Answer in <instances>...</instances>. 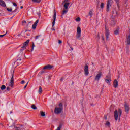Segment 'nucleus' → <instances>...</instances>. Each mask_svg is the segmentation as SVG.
I'll return each instance as SVG.
<instances>
[{
    "mask_svg": "<svg viewBox=\"0 0 130 130\" xmlns=\"http://www.w3.org/2000/svg\"><path fill=\"white\" fill-rule=\"evenodd\" d=\"M36 26H37V25L35 24H34L32 25V28L33 30H35V29H36Z\"/></svg>",
    "mask_w": 130,
    "mask_h": 130,
    "instance_id": "bb28decb",
    "label": "nucleus"
},
{
    "mask_svg": "<svg viewBox=\"0 0 130 130\" xmlns=\"http://www.w3.org/2000/svg\"><path fill=\"white\" fill-rule=\"evenodd\" d=\"M105 29L106 38V40H107L109 36V30L107 29V27H106V26H105Z\"/></svg>",
    "mask_w": 130,
    "mask_h": 130,
    "instance_id": "9d476101",
    "label": "nucleus"
},
{
    "mask_svg": "<svg viewBox=\"0 0 130 130\" xmlns=\"http://www.w3.org/2000/svg\"><path fill=\"white\" fill-rule=\"evenodd\" d=\"M122 114V111H121V109H118V116H119V120L120 119V117L121 116V114Z\"/></svg>",
    "mask_w": 130,
    "mask_h": 130,
    "instance_id": "a211bd4d",
    "label": "nucleus"
},
{
    "mask_svg": "<svg viewBox=\"0 0 130 130\" xmlns=\"http://www.w3.org/2000/svg\"><path fill=\"white\" fill-rule=\"evenodd\" d=\"M7 91H10V90H11V88H10V87H7Z\"/></svg>",
    "mask_w": 130,
    "mask_h": 130,
    "instance_id": "37998d69",
    "label": "nucleus"
},
{
    "mask_svg": "<svg viewBox=\"0 0 130 130\" xmlns=\"http://www.w3.org/2000/svg\"><path fill=\"white\" fill-rule=\"evenodd\" d=\"M105 119V120H107V116H104Z\"/></svg>",
    "mask_w": 130,
    "mask_h": 130,
    "instance_id": "49530a36",
    "label": "nucleus"
},
{
    "mask_svg": "<svg viewBox=\"0 0 130 130\" xmlns=\"http://www.w3.org/2000/svg\"><path fill=\"white\" fill-rule=\"evenodd\" d=\"M26 24H27V22L26 21H25V20L22 21V25L23 26H25V25H26Z\"/></svg>",
    "mask_w": 130,
    "mask_h": 130,
    "instance_id": "c85d7f7f",
    "label": "nucleus"
},
{
    "mask_svg": "<svg viewBox=\"0 0 130 130\" xmlns=\"http://www.w3.org/2000/svg\"><path fill=\"white\" fill-rule=\"evenodd\" d=\"M40 114H41V116L44 117L45 116V113L42 111H40Z\"/></svg>",
    "mask_w": 130,
    "mask_h": 130,
    "instance_id": "412c9836",
    "label": "nucleus"
},
{
    "mask_svg": "<svg viewBox=\"0 0 130 130\" xmlns=\"http://www.w3.org/2000/svg\"><path fill=\"white\" fill-rule=\"evenodd\" d=\"M66 3H70V2H69V0H64L62 2V4H66Z\"/></svg>",
    "mask_w": 130,
    "mask_h": 130,
    "instance_id": "473e14b6",
    "label": "nucleus"
},
{
    "mask_svg": "<svg viewBox=\"0 0 130 130\" xmlns=\"http://www.w3.org/2000/svg\"><path fill=\"white\" fill-rule=\"evenodd\" d=\"M111 26H114V25H115V21H114V20H112L111 22Z\"/></svg>",
    "mask_w": 130,
    "mask_h": 130,
    "instance_id": "393cba45",
    "label": "nucleus"
},
{
    "mask_svg": "<svg viewBox=\"0 0 130 130\" xmlns=\"http://www.w3.org/2000/svg\"><path fill=\"white\" fill-rule=\"evenodd\" d=\"M112 3H113V1L112 0H107V12H109V8L110 7H111V5H112Z\"/></svg>",
    "mask_w": 130,
    "mask_h": 130,
    "instance_id": "20e7f679",
    "label": "nucleus"
},
{
    "mask_svg": "<svg viewBox=\"0 0 130 130\" xmlns=\"http://www.w3.org/2000/svg\"><path fill=\"white\" fill-rule=\"evenodd\" d=\"M0 6L2 7H6V3L3 0H0Z\"/></svg>",
    "mask_w": 130,
    "mask_h": 130,
    "instance_id": "f3484780",
    "label": "nucleus"
},
{
    "mask_svg": "<svg viewBox=\"0 0 130 130\" xmlns=\"http://www.w3.org/2000/svg\"><path fill=\"white\" fill-rule=\"evenodd\" d=\"M41 36V35L36 36L35 39H38V38H39V37H40Z\"/></svg>",
    "mask_w": 130,
    "mask_h": 130,
    "instance_id": "e433bc0d",
    "label": "nucleus"
},
{
    "mask_svg": "<svg viewBox=\"0 0 130 130\" xmlns=\"http://www.w3.org/2000/svg\"><path fill=\"white\" fill-rule=\"evenodd\" d=\"M13 6H14V7H17V4L16 3H13Z\"/></svg>",
    "mask_w": 130,
    "mask_h": 130,
    "instance_id": "79ce46f5",
    "label": "nucleus"
},
{
    "mask_svg": "<svg viewBox=\"0 0 130 130\" xmlns=\"http://www.w3.org/2000/svg\"><path fill=\"white\" fill-rule=\"evenodd\" d=\"M38 15H39V17H40V13L38 14Z\"/></svg>",
    "mask_w": 130,
    "mask_h": 130,
    "instance_id": "5fc2aeb1",
    "label": "nucleus"
},
{
    "mask_svg": "<svg viewBox=\"0 0 130 130\" xmlns=\"http://www.w3.org/2000/svg\"><path fill=\"white\" fill-rule=\"evenodd\" d=\"M115 1L116 2V3L118 4V2H119V0H115Z\"/></svg>",
    "mask_w": 130,
    "mask_h": 130,
    "instance_id": "09e8293b",
    "label": "nucleus"
},
{
    "mask_svg": "<svg viewBox=\"0 0 130 130\" xmlns=\"http://www.w3.org/2000/svg\"><path fill=\"white\" fill-rule=\"evenodd\" d=\"M34 46H35V45H34V43H33V44H32V49H31V51H32V50H34Z\"/></svg>",
    "mask_w": 130,
    "mask_h": 130,
    "instance_id": "ea45409f",
    "label": "nucleus"
},
{
    "mask_svg": "<svg viewBox=\"0 0 130 130\" xmlns=\"http://www.w3.org/2000/svg\"><path fill=\"white\" fill-rule=\"evenodd\" d=\"M58 42L59 44H61V43H62V41H61V40H60L58 41Z\"/></svg>",
    "mask_w": 130,
    "mask_h": 130,
    "instance_id": "58836bf2",
    "label": "nucleus"
},
{
    "mask_svg": "<svg viewBox=\"0 0 130 130\" xmlns=\"http://www.w3.org/2000/svg\"><path fill=\"white\" fill-rule=\"evenodd\" d=\"M114 117L115 120L116 121H117V120L118 119V112L117 111V110H115L114 112Z\"/></svg>",
    "mask_w": 130,
    "mask_h": 130,
    "instance_id": "9b49d317",
    "label": "nucleus"
},
{
    "mask_svg": "<svg viewBox=\"0 0 130 130\" xmlns=\"http://www.w3.org/2000/svg\"><path fill=\"white\" fill-rule=\"evenodd\" d=\"M20 125V126L23 127V125Z\"/></svg>",
    "mask_w": 130,
    "mask_h": 130,
    "instance_id": "6e6d98bb",
    "label": "nucleus"
},
{
    "mask_svg": "<svg viewBox=\"0 0 130 130\" xmlns=\"http://www.w3.org/2000/svg\"><path fill=\"white\" fill-rule=\"evenodd\" d=\"M53 21L52 22V30L54 31L55 29H54V25H55V20H56V11H55V9L54 10V15H53Z\"/></svg>",
    "mask_w": 130,
    "mask_h": 130,
    "instance_id": "f03ea898",
    "label": "nucleus"
},
{
    "mask_svg": "<svg viewBox=\"0 0 130 130\" xmlns=\"http://www.w3.org/2000/svg\"><path fill=\"white\" fill-rule=\"evenodd\" d=\"M29 42H30V40H27L23 43V46L21 47L22 49L20 50V51H23V50L26 49L27 46H28L29 44Z\"/></svg>",
    "mask_w": 130,
    "mask_h": 130,
    "instance_id": "7ed1b4c3",
    "label": "nucleus"
},
{
    "mask_svg": "<svg viewBox=\"0 0 130 130\" xmlns=\"http://www.w3.org/2000/svg\"><path fill=\"white\" fill-rule=\"evenodd\" d=\"M116 14H117V12H116Z\"/></svg>",
    "mask_w": 130,
    "mask_h": 130,
    "instance_id": "bf43d9fd",
    "label": "nucleus"
},
{
    "mask_svg": "<svg viewBox=\"0 0 130 130\" xmlns=\"http://www.w3.org/2000/svg\"><path fill=\"white\" fill-rule=\"evenodd\" d=\"M60 81H63V77H62V78L60 79Z\"/></svg>",
    "mask_w": 130,
    "mask_h": 130,
    "instance_id": "8fccbe9b",
    "label": "nucleus"
},
{
    "mask_svg": "<svg viewBox=\"0 0 130 130\" xmlns=\"http://www.w3.org/2000/svg\"><path fill=\"white\" fill-rule=\"evenodd\" d=\"M14 71H13V72L11 80H10V84H9V86L10 87H14Z\"/></svg>",
    "mask_w": 130,
    "mask_h": 130,
    "instance_id": "1a4fd4ad",
    "label": "nucleus"
},
{
    "mask_svg": "<svg viewBox=\"0 0 130 130\" xmlns=\"http://www.w3.org/2000/svg\"><path fill=\"white\" fill-rule=\"evenodd\" d=\"M76 20L77 22H80L81 21V18L80 17H78Z\"/></svg>",
    "mask_w": 130,
    "mask_h": 130,
    "instance_id": "72a5a7b5",
    "label": "nucleus"
},
{
    "mask_svg": "<svg viewBox=\"0 0 130 130\" xmlns=\"http://www.w3.org/2000/svg\"><path fill=\"white\" fill-rule=\"evenodd\" d=\"M114 34L115 35H117L118 34V29H116V30L114 31Z\"/></svg>",
    "mask_w": 130,
    "mask_h": 130,
    "instance_id": "cd10ccee",
    "label": "nucleus"
},
{
    "mask_svg": "<svg viewBox=\"0 0 130 130\" xmlns=\"http://www.w3.org/2000/svg\"><path fill=\"white\" fill-rule=\"evenodd\" d=\"M39 22V20L38 19L36 21V22L34 24H35V25H37Z\"/></svg>",
    "mask_w": 130,
    "mask_h": 130,
    "instance_id": "c9c22d12",
    "label": "nucleus"
},
{
    "mask_svg": "<svg viewBox=\"0 0 130 130\" xmlns=\"http://www.w3.org/2000/svg\"><path fill=\"white\" fill-rule=\"evenodd\" d=\"M63 109V108H55L54 109V113L56 114H59V113H61V111H62Z\"/></svg>",
    "mask_w": 130,
    "mask_h": 130,
    "instance_id": "423d86ee",
    "label": "nucleus"
},
{
    "mask_svg": "<svg viewBox=\"0 0 130 130\" xmlns=\"http://www.w3.org/2000/svg\"><path fill=\"white\" fill-rule=\"evenodd\" d=\"M69 6H70V3H66L64 4V9H63V11L62 12V15H61V18H63V15H64L65 14H67L68 13V11H69L68 10V8Z\"/></svg>",
    "mask_w": 130,
    "mask_h": 130,
    "instance_id": "f257e3e1",
    "label": "nucleus"
},
{
    "mask_svg": "<svg viewBox=\"0 0 130 130\" xmlns=\"http://www.w3.org/2000/svg\"><path fill=\"white\" fill-rule=\"evenodd\" d=\"M1 90H6V85H3L1 87Z\"/></svg>",
    "mask_w": 130,
    "mask_h": 130,
    "instance_id": "5701e85b",
    "label": "nucleus"
},
{
    "mask_svg": "<svg viewBox=\"0 0 130 130\" xmlns=\"http://www.w3.org/2000/svg\"><path fill=\"white\" fill-rule=\"evenodd\" d=\"M21 84H25V81L24 80H22L21 82Z\"/></svg>",
    "mask_w": 130,
    "mask_h": 130,
    "instance_id": "a18cd8bd",
    "label": "nucleus"
},
{
    "mask_svg": "<svg viewBox=\"0 0 130 130\" xmlns=\"http://www.w3.org/2000/svg\"><path fill=\"white\" fill-rule=\"evenodd\" d=\"M84 74L85 76L89 75V66L87 64L84 66Z\"/></svg>",
    "mask_w": 130,
    "mask_h": 130,
    "instance_id": "0eeeda50",
    "label": "nucleus"
},
{
    "mask_svg": "<svg viewBox=\"0 0 130 130\" xmlns=\"http://www.w3.org/2000/svg\"><path fill=\"white\" fill-rule=\"evenodd\" d=\"M101 9H103L104 8V3H102L100 5Z\"/></svg>",
    "mask_w": 130,
    "mask_h": 130,
    "instance_id": "a878e982",
    "label": "nucleus"
},
{
    "mask_svg": "<svg viewBox=\"0 0 130 130\" xmlns=\"http://www.w3.org/2000/svg\"><path fill=\"white\" fill-rule=\"evenodd\" d=\"M12 113V112L11 111V112H10V113Z\"/></svg>",
    "mask_w": 130,
    "mask_h": 130,
    "instance_id": "13d9d810",
    "label": "nucleus"
},
{
    "mask_svg": "<svg viewBox=\"0 0 130 130\" xmlns=\"http://www.w3.org/2000/svg\"><path fill=\"white\" fill-rule=\"evenodd\" d=\"M110 77V76H106V78H107V79H108V77Z\"/></svg>",
    "mask_w": 130,
    "mask_h": 130,
    "instance_id": "603ef678",
    "label": "nucleus"
},
{
    "mask_svg": "<svg viewBox=\"0 0 130 130\" xmlns=\"http://www.w3.org/2000/svg\"><path fill=\"white\" fill-rule=\"evenodd\" d=\"M39 93H40V94H41L42 93V88L41 87V86H39Z\"/></svg>",
    "mask_w": 130,
    "mask_h": 130,
    "instance_id": "4be33fe9",
    "label": "nucleus"
},
{
    "mask_svg": "<svg viewBox=\"0 0 130 130\" xmlns=\"http://www.w3.org/2000/svg\"><path fill=\"white\" fill-rule=\"evenodd\" d=\"M105 125H107L108 127H110V122H108V121H106Z\"/></svg>",
    "mask_w": 130,
    "mask_h": 130,
    "instance_id": "6ab92c4d",
    "label": "nucleus"
},
{
    "mask_svg": "<svg viewBox=\"0 0 130 130\" xmlns=\"http://www.w3.org/2000/svg\"><path fill=\"white\" fill-rule=\"evenodd\" d=\"M101 76H102V73L101 72H99L98 74L95 76V81H99L100 78H101Z\"/></svg>",
    "mask_w": 130,
    "mask_h": 130,
    "instance_id": "6e6552de",
    "label": "nucleus"
},
{
    "mask_svg": "<svg viewBox=\"0 0 130 130\" xmlns=\"http://www.w3.org/2000/svg\"><path fill=\"white\" fill-rule=\"evenodd\" d=\"M53 68V66L48 64L44 67L43 70H51Z\"/></svg>",
    "mask_w": 130,
    "mask_h": 130,
    "instance_id": "f8f14e48",
    "label": "nucleus"
},
{
    "mask_svg": "<svg viewBox=\"0 0 130 130\" xmlns=\"http://www.w3.org/2000/svg\"><path fill=\"white\" fill-rule=\"evenodd\" d=\"M102 39H103V40H104V38H103Z\"/></svg>",
    "mask_w": 130,
    "mask_h": 130,
    "instance_id": "4d7b16f0",
    "label": "nucleus"
},
{
    "mask_svg": "<svg viewBox=\"0 0 130 130\" xmlns=\"http://www.w3.org/2000/svg\"><path fill=\"white\" fill-rule=\"evenodd\" d=\"M15 128H17V129L19 128L20 129V127H15Z\"/></svg>",
    "mask_w": 130,
    "mask_h": 130,
    "instance_id": "3c124183",
    "label": "nucleus"
},
{
    "mask_svg": "<svg viewBox=\"0 0 130 130\" xmlns=\"http://www.w3.org/2000/svg\"><path fill=\"white\" fill-rule=\"evenodd\" d=\"M126 43L128 45H130V35H129L128 36H127L126 38Z\"/></svg>",
    "mask_w": 130,
    "mask_h": 130,
    "instance_id": "2eb2a0df",
    "label": "nucleus"
},
{
    "mask_svg": "<svg viewBox=\"0 0 130 130\" xmlns=\"http://www.w3.org/2000/svg\"><path fill=\"white\" fill-rule=\"evenodd\" d=\"M106 82H107L108 85H110V82H111V78L110 77H108V79H105Z\"/></svg>",
    "mask_w": 130,
    "mask_h": 130,
    "instance_id": "dca6fc26",
    "label": "nucleus"
},
{
    "mask_svg": "<svg viewBox=\"0 0 130 130\" xmlns=\"http://www.w3.org/2000/svg\"><path fill=\"white\" fill-rule=\"evenodd\" d=\"M28 84H29V82H27V84L24 86V89H26L27 88V86H28Z\"/></svg>",
    "mask_w": 130,
    "mask_h": 130,
    "instance_id": "a19ab883",
    "label": "nucleus"
},
{
    "mask_svg": "<svg viewBox=\"0 0 130 130\" xmlns=\"http://www.w3.org/2000/svg\"><path fill=\"white\" fill-rule=\"evenodd\" d=\"M62 127L61 125H59V126L57 127V130H60V129Z\"/></svg>",
    "mask_w": 130,
    "mask_h": 130,
    "instance_id": "2f4dec72",
    "label": "nucleus"
},
{
    "mask_svg": "<svg viewBox=\"0 0 130 130\" xmlns=\"http://www.w3.org/2000/svg\"><path fill=\"white\" fill-rule=\"evenodd\" d=\"M92 64H94V63H92Z\"/></svg>",
    "mask_w": 130,
    "mask_h": 130,
    "instance_id": "052dcab7",
    "label": "nucleus"
},
{
    "mask_svg": "<svg viewBox=\"0 0 130 130\" xmlns=\"http://www.w3.org/2000/svg\"><path fill=\"white\" fill-rule=\"evenodd\" d=\"M43 73H44V71H41V72H40V74L41 75H42V74H43Z\"/></svg>",
    "mask_w": 130,
    "mask_h": 130,
    "instance_id": "c03bdc74",
    "label": "nucleus"
},
{
    "mask_svg": "<svg viewBox=\"0 0 130 130\" xmlns=\"http://www.w3.org/2000/svg\"><path fill=\"white\" fill-rule=\"evenodd\" d=\"M124 107H125V111L127 113H128V111H129V106L127 105V104H124Z\"/></svg>",
    "mask_w": 130,
    "mask_h": 130,
    "instance_id": "4468645a",
    "label": "nucleus"
},
{
    "mask_svg": "<svg viewBox=\"0 0 130 130\" xmlns=\"http://www.w3.org/2000/svg\"><path fill=\"white\" fill-rule=\"evenodd\" d=\"M33 3H40L41 0H31Z\"/></svg>",
    "mask_w": 130,
    "mask_h": 130,
    "instance_id": "b1692460",
    "label": "nucleus"
},
{
    "mask_svg": "<svg viewBox=\"0 0 130 130\" xmlns=\"http://www.w3.org/2000/svg\"><path fill=\"white\" fill-rule=\"evenodd\" d=\"M70 48H71V50H74V48L72 47V46H70Z\"/></svg>",
    "mask_w": 130,
    "mask_h": 130,
    "instance_id": "de8ad7c7",
    "label": "nucleus"
},
{
    "mask_svg": "<svg viewBox=\"0 0 130 130\" xmlns=\"http://www.w3.org/2000/svg\"><path fill=\"white\" fill-rule=\"evenodd\" d=\"M113 85L114 88H117V87H118V81H117L116 79H115L114 80Z\"/></svg>",
    "mask_w": 130,
    "mask_h": 130,
    "instance_id": "ddd939ff",
    "label": "nucleus"
},
{
    "mask_svg": "<svg viewBox=\"0 0 130 130\" xmlns=\"http://www.w3.org/2000/svg\"><path fill=\"white\" fill-rule=\"evenodd\" d=\"M59 108H62V104L61 103L59 104Z\"/></svg>",
    "mask_w": 130,
    "mask_h": 130,
    "instance_id": "f704fd0d",
    "label": "nucleus"
},
{
    "mask_svg": "<svg viewBox=\"0 0 130 130\" xmlns=\"http://www.w3.org/2000/svg\"><path fill=\"white\" fill-rule=\"evenodd\" d=\"M89 16H91V17H92V15H93V11L90 10L89 12Z\"/></svg>",
    "mask_w": 130,
    "mask_h": 130,
    "instance_id": "c756f323",
    "label": "nucleus"
},
{
    "mask_svg": "<svg viewBox=\"0 0 130 130\" xmlns=\"http://www.w3.org/2000/svg\"><path fill=\"white\" fill-rule=\"evenodd\" d=\"M81 27L80 26L77 27V35H76V38L77 39H80L81 38Z\"/></svg>",
    "mask_w": 130,
    "mask_h": 130,
    "instance_id": "39448f33",
    "label": "nucleus"
},
{
    "mask_svg": "<svg viewBox=\"0 0 130 130\" xmlns=\"http://www.w3.org/2000/svg\"><path fill=\"white\" fill-rule=\"evenodd\" d=\"M31 108L32 109H34V110H36V109H37V107H36V106H35V105L34 104H32L31 105Z\"/></svg>",
    "mask_w": 130,
    "mask_h": 130,
    "instance_id": "aec40b11",
    "label": "nucleus"
},
{
    "mask_svg": "<svg viewBox=\"0 0 130 130\" xmlns=\"http://www.w3.org/2000/svg\"><path fill=\"white\" fill-rule=\"evenodd\" d=\"M24 7L23 6H21L20 9H23Z\"/></svg>",
    "mask_w": 130,
    "mask_h": 130,
    "instance_id": "864d4df0",
    "label": "nucleus"
},
{
    "mask_svg": "<svg viewBox=\"0 0 130 130\" xmlns=\"http://www.w3.org/2000/svg\"><path fill=\"white\" fill-rule=\"evenodd\" d=\"M7 33H8L7 31H6V33L4 35H0V38H2V37H4V36H6V35H7Z\"/></svg>",
    "mask_w": 130,
    "mask_h": 130,
    "instance_id": "7c9ffc66",
    "label": "nucleus"
},
{
    "mask_svg": "<svg viewBox=\"0 0 130 130\" xmlns=\"http://www.w3.org/2000/svg\"><path fill=\"white\" fill-rule=\"evenodd\" d=\"M7 11L8 12H12V8H7Z\"/></svg>",
    "mask_w": 130,
    "mask_h": 130,
    "instance_id": "4c0bfd02",
    "label": "nucleus"
}]
</instances>
